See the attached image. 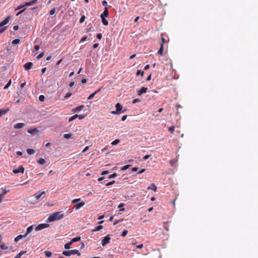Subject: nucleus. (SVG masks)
I'll list each match as a JSON object with an SVG mask.
<instances>
[{
    "label": "nucleus",
    "instance_id": "f257e3e1",
    "mask_svg": "<svg viewBox=\"0 0 258 258\" xmlns=\"http://www.w3.org/2000/svg\"><path fill=\"white\" fill-rule=\"evenodd\" d=\"M64 217V213L62 212H57L49 215L47 221L49 222H54L62 219Z\"/></svg>",
    "mask_w": 258,
    "mask_h": 258
},
{
    "label": "nucleus",
    "instance_id": "f03ea898",
    "mask_svg": "<svg viewBox=\"0 0 258 258\" xmlns=\"http://www.w3.org/2000/svg\"><path fill=\"white\" fill-rule=\"evenodd\" d=\"M77 254L78 255H80L81 253L77 249H73L68 251H63L62 252V254L67 256H70L71 255Z\"/></svg>",
    "mask_w": 258,
    "mask_h": 258
},
{
    "label": "nucleus",
    "instance_id": "7ed1b4c3",
    "mask_svg": "<svg viewBox=\"0 0 258 258\" xmlns=\"http://www.w3.org/2000/svg\"><path fill=\"white\" fill-rule=\"evenodd\" d=\"M9 21V17H7L4 21L0 23V34L2 33L6 29L7 26L5 25L8 24Z\"/></svg>",
    "mask_w": 258,
    "mask_h": 258
},
{
    "label": "nucleus",
    "instance_id": "20e7f679",
    "mask_svg": "<svg viewBox=\"0 0 258 258\" xmlns=\"http://www.w3.org/2000/svg\"><path fill=\"white\" fill-rule=\"evenodd\" d=\"M37 2V0H32L30 2L25 3L24 5H23L22 6H20L15 10L16 11L17 10H19L24 7H29V6H32L33 5L36 4Z\"/></svg>",
    "mask_w": 258,
    "mask_h": 258
},
{
    "label": "nucleus",
    "instance_id": "39448f33",
    "mask_svg": "<svg viewBox=\"0 0 258 258\" xmlns=\"http://www.w3.org/2000/svg\"><path fill=\"white\" fill-rule=\"evenodd\" d=\"M49 226V224H45V223H44V224H39L38 226H37L35 228V231H40L43 229H44V228H47Z\"/></svg>",
    "mask_w": 258,
    "mask_h": 258
},
{
    "label": "nucleus",
    "instance_id": "423d86ee",
    "mask_svg": "<svg viewBox=\"0 0 258 258\" xmlns=\"http://www.w3.org/2000/svg\"><path fill=\"white\" fill-rule=\"evenodd\" d=\"M110 235H107L104 237V238L102 240V245L103 246H105L106 244H108L110 242Z\"/></svg>",
    "mask_w": 258,
    "mask_h": 258
},
{
    "label": "nucleus",
    "instance_id": "0eeeda50",
    "mask_svg": "<svg viewBox=\"0 0 258 258\" xmlns=\"http://www.w3.org/2000/svg\"><path fill=\"white\" fill-rule=\"evenodd\" d=\"M45 194V191H39L37 192H36L34 195V196L35 197V198H36V199L37 200V201H39L40 200V198L41 197V196L44 194Z\"/></svg>",
    "mask_w": 258,
    "mask_h": 258
},
{
    "label": "nucleus",
    "instance_id": "6e6552de",
    "mask_svg": "<svg viewBox=\"0 0 258 258\" xmlns=\"http://www.w3.org/2000/svg\"><path fill=\"white\" fill-rule=\"evenodd\" d=\"M115 108L116 110L119 112V114L124 112V111H122V107L120 103H117L115 105Z\"/></svg>",
    "mask_w": 258,
    "mask_h": 258
},
{
    "label": "nucleus",
    "instance_id": "1a4fd4ad",
    "mask_svg": "<svg viewBox=\"0 0 258 258\" xmlns=\"http://www.w3.org/2000/svg\"><path fill=\"white\" fill-rule=\"evenodd\" d=\"M24 171V168L22 166H20L17 169L14 170L13 172L15 174H17L19 173H23Z\"/></svg>",
    "mask_w": 258,
    "mask_h": 258
},
{
    "label": "nucleus",
    "instance_id": "9d476101",
    "mask_svg": "<svg viewBox=\"0 0 258 258\" xmlns=\"http://www.w3.org/2000/svg\"><path fill=\"white\" fill-rule=\"evenodd\" d=\"M147 90V88L145 87H142L140 90L138 91V95L139 96H141L142 94L146 93Z\"/></svg>",
    "mask_w": 258,
    "mask_h": 258
},
{
    "label": "nucleus",
    "instance_id": "9b49d317",
    "mask_svg": "<svg viewBox=\"0 0 258 258\" xmlns=\"http://www.w3.org/2000/svg\"><path fill=\"white\" fill-rule=\"evenodd\" d=\"M84 108V105H81L75 108H73L72 111L74 112H78L82 110Z\"/></svg>",
    "mask_w": 258,
    "mask_h": 258
},
{
    "label": "nucleus",
    "instance_id": "f8f14e48",
    "mask_svg": "<svg viewBox=\"0 0 258 258\" xmlns=\"http://www.w3.org/2000/svg\"><path fill=\"white\" fill-rule=\"evenodd\" d=\"M25 126L24 123H18L14 125V127L16 129H20Z\"/></svg>",
    "mask_w": 258,
    "mask_h": 258
},
{
    "label": "nucleus",
    "instance_id": "ddd939ff",
    "mask_svg": "<svg viewBox=\"0 0 258 258\" xmlns=\"http://www.w3.org/2000/svg\"><path fill=\"white\" fill-rule=\"evenodd\" d=\"M27 236V234H25L24 235H19L18 236H17L14 239V241L15 242H18V241H19L20 240H21V239H22L23 237H25Z\"/></svg>",
    "mask_w": 258,
    "mask_h": 258
},
{
    "label": "nucleus",
    "instance_id": "4468645a",
    "mask_svg": "<svg viewBox=\"0 0 258 258\" xmlns=\"http://www.w3.org/2000/svg\"><path fill=\"white\" fill-rule=\"evenodd\" d=\"M32 65L33 63L32 62H29L25 63L24 66V67L26 70H29L31 68Z\"/></svg>",
    "mask_w": 258,
    "mask_h": 258
},
{
    "label": "nucleus",
    "instance_id": "2eb2a0df",
    "mask_svg": "<svg viewBox=\"0 0 258 258\" xmlns=\"http://www.w3.org/2000/svg\"><path fill=\"white\" fill-rule=\"evenodd\" d=\"M85 205V203L84 202H82L79 203V204H77L74 207V208H75L76 210H79L80 208H81L82 207H83Z\"/></svg>",
    "mask_w": 258,
    "mask_h": 258
},
{
    "label": "nucleus",
    "instance_id": "dca6fc26",
    "mask_svg": "<svg viewBox=\"0 0 258 258\" xmlns=\"http://www.w3.org/2000/svg\"><path fill=\"white\" fill-rule=\"evenodd\" d=\"M9 110V109L8 108L0 109V116L6 114Z\"/></svg>",
    "mask_w": 258,
    "mask_h": 258
},
{
    "label": "nucleus",
    "instance_id": "f3484780",
    "mask_svg": "<svg viewBox=\"0 0 258 258\" xmlns=\"http://www.w3.org/2000/svg\"><path fill=\"white\" fill-rule=\"evenodd\" d=\"M63 138L66 139H72L73 138V134L72 133L64 134Z\"/></svg>",
    "mask_w": 258,
    "mask_h": 258
},
{
    "label": "nucleus",
    "instance_id": "a211bd4d",
    "mask_svg": "<svg viewBox=\"0 0 258 258\" xmlns=\"http://www.w3.org/2000/svg\"><path fill=\"white\" fill-rule=\"evenodd\" d=\"M38 132V130L37 128L30 129L27 131V132L31 134H34L35 133H37Z\"/></svg>",
    "mask_w": 258,
    "mask_h": 258
},
{
    "label": "nucleus",
    "instance_id": "6ab92c4d",
    "mask_svg": "<svg viewBox=\"0 0 258 258\" xmlns=\"http://www.w3.org/2000/svg\"><path fill=\"white\" fill-rule=\"evenodd\" d=\"M103 228V226H101V225H99L97 227H95V229H94L93 230H92V232H97V231H98L99 230H100L101 229H102Z\"/></svg>",
    "mask_w": 258,
    "mask_h": 258
},
{
    "label": "nucleus",
    "instance_id": "aec40b11",
    "mask_svg": "<svg viewBox=\"0 0 258 258\" xmlns=\"http://www.w3.org/2000/svg\"><path fill=\"white\" fill-rule=\"evenodd\" d=\"M163 46L162 44H160V48L158 51V53L160 55H162L163 54Z\"/></svg>",
    "mask_w": 258,
    "mask_h": 258
},
{
    "label": "nucleus",
    "instance_id": "412c9836",
    "mask_svg": "<svg viewBox=\"0 0 258 258\" xmlns=\"http://www.w3.org/2000/svg\"><path fill=\"white\" fill-rule=\"evenodd\" d=\"M33 229V227L32 225L28 227L27 229V231L25 234H27V235L29 233H30L32 231Z\"/></svg>",
    "mask_w": 258,
    "mask_h": 258
},
{
    "label": "nucleus",
    "instance_id": "4be33fe9",
    "mask_svg": "<svg viewBox=\"0 0 258 258\" xmlns=\"http://www.w3.org/2000/svg\"><path fill=\"white\" fill-rule=\"evenodd\" d=\"M26 251H22L20 253H19L18 254H17L14 258H20L21 256L24 253H25Z\"/></svg>",
    "mask_w": 258,
    "mask_h": 258
},
{
    "label": "nucleus",
    "instance_id": "5701e85b",
    "mask_svg": "<svg viewBox=\"0 0 258 258\" xmlns=\"http://www.w3.org/2000/svg\"><path fill=\"white\" fill-rule=\"evenodd\" d=\"M37 162L41 165H43L45 163V160L43 158H41L37 160Z\"/></svg>",
    "mask_w": 258,
    "mask_h": 258
},
{
    "label": "nucleus",
    "instance_id": "b1692460",
    "mask_svg": "<svg viewBox=\"0 0 258 258\" xmlns=\"http://www.w3.org/2000/svg\"><path fill=\"white\" fill-rule=\"evenodd\" d=\"M80 239H81L80 236H78V237H75V238H73L71 240V241H72V242L73 243L74 242H76L80 241Z\"/></svg>",
    "mask_w": 258,
    "mask_h": 258
},
{
    "label": "nucleus",
    "instance_id": "393cba45",
    "mask_svg": "<svg viewBox=\"0 0 258 258\" xmlns=\"http://www.w3.org/2000/svg\"><path fill=\"white\" fill-rule=\"evenodd\" d=\"M101 18L102 23L104 25L107 26L108 24V21L105 19V17H101Z\"/></svg>",
    "mask_w": 258,
    "mask_h": 258
},
{
    "label": "nucleus",
    "instance_id": "a878e982",
    "mask_svg": "<svg viewBox=\"0 0 258 258\" xmlns=\"http://www.w3.org/2000/svg\"><path fill=\"white\" fill-rule=\"evenodd\" d=\"M148 189H153L154 191H156L157 188L155 184H152L151 186H149L148 187Z\"/></svg>",
    "mask_w": 258,
    "mask_h": 258
},
{
    "label": "nucleus",
    "instance_id": "bb28decb",
    "mask_svg": "<svg viewBox=\"0 0 258 258\" xmlns=\"http://www.w3.org/2000/svg\"><path fill=\"white\" fill-rule=\"evenodd\" d=\"M72 244V241H71L70 242L66 243L65 245H64V248L65 249H69L70 248V246H71V245Z\"/></svg>",
    "mask_w": 258,
    "mask_h": 258
},
{
    "label": "nucleus",
    "instance_id": "cd10ccee",
    "mask_svg": "<svg viewBox=\"0 0 258 258\" xmlns=\"http://www.w3.org/2000/svg\"><path fill=\"white\" fill-rule=\"evenodd\" d=\"M20 42V40L19 39H15L13 40L12 42V43L13 45H16L19 44Z\"/></svg>",
    "mask_w": 258,
    "mask_h": 258
},
{
    "label": "nucleus",
    "instance_id": "c85d7f7f",
    "mask_svg": "<svg viewBox=\"0 0 258 258\" xmlns=\"http://www.w3.org/2000/svg\"><path fill=\"white\" fill-rule=\"evenodd\" d=\"M108 14V11L107 8H105L104 11L101 14L100 16H107Z\"/></svg>",
    "mask_w": 258,
    "mask_h": 258
},
{
    "label": "nucleus",
    "instance_id": "c756f323",
    "mask_svg": "<svg viewBox=\"0 0 258 258\" xmlns=\"http://www.w3.org/2000/svg\"><path fill=\"white\" fill-rule=\"evenodd\" d=\"M77 118H78V114H75V115L72 116V117H71L69 119V122H71V121H72L73 120H74V119H75Z\"/></svg>",
    "mask_w": 258,
    "mask_h": 258
},
{
    "label": "nucleus",
    "instance_id": "7c9ffc66",
    "mask_svg": "<svg viewBox=\"0 0 258 258\" xmlns=\"http://www.w3.org/2000/svg\"><path fill=\"white\" fill-rule=\"evenodd\" d=\"M27 152L29 155H32L34 153V150L32 149H28L27 150Z\"/></svg>",
    "mask_w": 258,
    "mask_h": 258
},
{
    "label": "nucleus",
    "instance_id": "2f4dec72",
    "mask_svg": "<svg viewBox=\"0 0 258 258\" xmlns=\"http://www.w3.org/2000/svg\"><path fill=\"white\" fill-rule=\"evenodd\" d=\"M44 253L46 256L49 257L51 256L52 253L49 251H45Z\"/></svg>",
    "mask_w": 258,
    "mask_h": 258
},
{
    "label": "nucleus",
    "instance_id": "473e14b6",
    "mask_svg": "<svg viewBox=\"0 0 258 258\" xmlns=\"http://www.w3.org/2000/svg\"><path fill=\"white\" fill-rule=\"evenodd\" d=\"M11 83H12V81H11V80H10L9 81L7 84V85L4 87V89H7L10 86Z\"/></svg>",
    "mask_w": 258,
    "mask_h": 258
},
{
    "label": "nucleus",
    "instance_id": "72a5a7b5",
    "mask_svg": "<svg viewBox=\"0 0 258 258\" xmlns=\"http://www.w3.org/2000/svg\"><path fill=\"white\" fill-rule=\"evenodd\" d=\"M120 141L118 139H116L111 143L112 145H116L119 143Z\"/></svg>",
    "mask_w": 258,
    "mask_h": 258
},
{
    "label": "nucleus",
    "instance_id": "f704fd0d",
    "mask_svg": "<svg viewBox=\"0 0 258 258\" xmlns=\"http://www.w3.org/2000/svg\"><path fill=\"white\" fill-rule=\"evenodd\" d=\"M0 247H1V249H3V250L8 249V246L5 244H2L0 245Z\"/></svg>",
    "mask_w": 258,
    "mask_h": 258
},
{
    "label": "nucleus",
    "instance_id": "c9c22d12",
    "mask_svg": "<svg viewBox=\"0 0 258 258\" xmlns=\"http://www.w3.org/2000/svg\"><path fill=\"white\" fill-rule=\"evenodd\" d=\"M144 71H141V70H138L137 72V76H139V75H141L142 76H143L144 75Z\"/></svg>",
    "mask_w": 258,
    "mask_h": 258
},
{
    "label": "nucleus",
    "instance_id": "e433bc0d",
    "mask_svg": "<svg viewBox=\"0 0 258 258\" xmlns=\"http://www.w3.org/2000/svg\"><path fill=\"white\" fill-rule=\"evenodd\" d=\"M124 204H122V203H120L118 206V208H120V211H124V209H121V208H122L123 206H124Z\"/></svg>",
    "mask_w": 258,
    "mask_h": 258
},
{
    "label": "nucleus",
    "instance_id": "4c0bfd02",
    "mask_svg": "<svg viewBox=\"0 0 258 258\" xmlns=\"http://www.w3.org/2000/svg\"><path fill=\"white\" fill-rule=\"evenodd\" d=\"M127 233H128L127 230H124L122 231V233H121V236H122V237H125V236L126 235V234H127Z\"/></svg>",
    "mask_w": 258,
    "mask_h": 258
},
{
    "label": "nucleus",
    "instance_id": "58836bf2",
    "mask_svg": "<svg viewBox=\"0 0 258 258\" xmlns=\"http://www.w3.org/2000/svg\"><path fill=\"white\" fill-rule=\"evenodd\" d=\"M45 99V97L43 95H40L39 96V101L43 102Z\"/></svg>",
    "mask_w": 258,
    "mask_h": 258
},
{
    "label": "nucleus",
    "instance_id": "ea45409f",
    "mask_svg": "<svg viewBox=\"0 0 258 258\" xmlns=\"http://www.w3.org/2000/svg\"><path fill=\"white\" fill-rule=\"evenodd\" d=\"M96 95V93H94L92 94H91L88 98V100H91L93 98L94 96Z\"/></svg>",
    "mask_w": 258,
    "mask_h": 258
},
{
    "label": "nucleus",
    "instance_id": "a19ab883",
    "mask_svg": "<svg viewBox=\"0 0 258 258\" xmlns=\"http://www.w3.org/2000/svg\"><path fill=\"white\" fill-rule=\"evenodd\" d=\"M115 182L114 180H112V181H111L110 182H109L107 183L105 185H106V186H109V185H111L114 184Z\"/></svg>",
    "mask_w": 258,
    "mask_h": 258
},
{
    "label": "nucleus",
    "instance_id": "79ce46f5",
    "mask_svg": "<svg viewBox=\"0 0 258 258\" xmlns=\"http://www.w3.org/2000/svg\"><path fill=\"white\" fill-rule=\"evenodd\" d=\"M130 166V165H125L122 168H121V170H126L127 169H128L129 168V167Z\"/></svg>",
    "mask_w": 258,
    "mask_h": 258
},
{
    "label": "nucleus",
    "instance_id": "37998d69",
    "mask_svg": "<svg viewBox=\"0 0 258 258\" xmlns=\"http://www.w3.org/2000/svg\"><path fill=\"white\" fill-rule=\"evenodd\" d=\"M116 176H117L116 173H113V174L110 175L108 177V178H113L115 177Z\"/></svg>",
    "mask_w": 258,
    "mask_h": 258
},
{
    "label": "nucleus",
    "instance_id": "c03bdc74",
    "mask_svg": "<svg viewBox=\"0 0 258 258\" xmlns=\"http://www.w3.org/2000/svg\"><path fill=\"white\" fill-rule=\"evenodd\" d=\"M55 12V9L53 8L50 10L49 14L50 15H53Z\"/></svg>",
    "mask_w": 258,
    "mask_h": 258
},
{
    "label": "nucleus",
    "instance_id": "a18cd8bd",
    "mask_svg": "<svg viewBox=\"0 0 258 258\" xmlns=\"http://www.w3.org/2000/svg\"><path fill=\"white\" fill-rule=\"evenodd\" d=\"M174 126H172L169 127L168 130L169 131L171 132V133H173L174 131Z\"/></svg>",
    "mask_w": 258,
    "mask_h": 258
},
{
    "label": "nucleus",
    "instance_id": "49530a36",
    "mask_svg": "<svg viewBox=\"0 0 258 258\" xmlns=\"http://www.w3.org/2000/svg\"><path fill=\"white\" fill-rule=\"evenodd\" d=\"M43 55H44L43 52H41L39 55H38L36 57L38 59H39L41 58V57H42Z\"/></svg>",
    "mask_w": 258,
    "mask_h": 258
},
{
    "label": "nucleus",
    "instance_id": "de8ad7c7",
    "mask_svg": "<svg viewBox=\"0 0 258 258\" xmlns=\"http://www.w3.org/2000/svg\"><path fill=\"white\" fill-rule=\"evenodd\" d=\"M80 199H76L72 201V204H75L76 203L80 201Z\"/></svg>",
    "mask_w": 258,
    "mask_h": 258
},
{
    "label": "nucleus",
    "instance_id": "09e8293b",
    "mask_svg": "<svg viewBox=\"0 0 258 258\" xmlns=\"http://www.w3.org/2000/svg\"><path fill=\"white\" fill-rule=\"evenodd\" d=\"M78 117L79 118V119H82L85 117V115L82 114L78 115Z\"/></svg>",
    "mask_w": 258,
    "mask_h": 258
},
{
    "label": "nucleus",
    "instance_id": "8fccbe9b",
    "mask_svg": "<svg viewBox=\"0 0 258 258\" xmlns=\"http://www.w3.org/2000/svg\"><path fill=\"white\" fill-rule=\"evenodd\" d=\"M140 101V100L139 99H135L133 101V104H135L137 102H139Z\"/></svg>",
    "mask_w": 258,
    "mask_h": 258
},
{
    "label": "nucleus",
    "instance_id": "3c124183",
    "mask_svg": "<svg viewBox=\"0 0 258 258\" xmlns=\"http://www.w3.org/2000/svg\"><path fill=\"white\" fill-rule=\"evenodd\" d=\"M176 162V161L175 160H171L170 161V163L171 164V166H173L174 164L175 163V162Z\"/></svg>",
    "mask_w": 258,
    "mask_h": 258
},
{
    "label": "nucleus",
    "instance_id": "603ef678",
    "mask_svg": "<svg viewBox=\"0 0 258 258\" xmlns=\"http://www.w3.org/2000/svg\"><path fill=\"white\" fill-rule=\"evenodd\" d=\"M71 95H72V93H67V94L66 95V96H64V97H65L66 98H69V97L71 96Z\"/></svg>",
    "mask_w": 258,
    "mask_h": 258
},
{
    "label": "nucleus",
    "instance_id": "864d4df0",
    "mask_svg": "<svg viewBox=\"0 0 258 258\" xmlns=\"http://www.w3.org/2000/svg\"><path fill=\"white\" fill-rule=\"evenodd\" d=\"M87 39V37L86 36H84L82 38V39H81V42H84L85 41H86Z\"/></svg>",
    "mask_w": 258,
    "mask_h": 258
},
{
    "label": "nucleus",
    "instance_id": "5fc2aeb1",
    "mask_svg": "<svg viewBox=\"0 0 258 258\" xmlns=\"http://www.w3.org/2000/svg\"><path fill=\"white\" fill-rule=\"evenodd\" d=\"M75 85V83L74 82H72L70 83V87H73Z\"/></svg>",
    "mask_w": 258,
    "mask_h": 258
},
{
    "label": "nucleus",
    "instance_id": "6e6d98bb",
    "mask_svg": "<svg viewBox=\"0 0 258 258\" xmlns=\"http://www.w3.org/2000/svg\"><path fill=\"white\" fill-rule=\"evenodd\" d=\"M111 113L113 114H119V112L116 110V111H112Z\"/></svg>",
    "mask_w": 258,
    "mask_h": 258
},
{
    "label": "nucleus",
    "instance_id": "4d7b16f0",
    "mask_svg": "<svg viewBox=\"0 0 258 258\" xmlns=\"http://www.w3.org/2000/svg\"><path fill=\"white\" fill-rule=\"evenodd\" d=\"M9 191V190H6V189L4 190V192L0 194L1 195H3V197H4V196Z\"/></svg>",
    "mask_w": 258,
    "mask_h": 258
},
{
    "label": "nucleus",
    "instance_id": "13d9d810",
    "mask_svg": "<svg viewBox=\"0 0 258 258\" xmlns=\"http://www.w3.org/2000/svg\"><path fill=\"white\" fill-rule=\"evenodd\" d=\"M97 38L98 39H101V38H102V34L101 33H99L97 35Z\"/></svg>",
    "mask_w": 258,
    "mask_h": 258
},
{
    "label": "nucleus",
    "instance_id": "bf43d9fd",
    "mask_svg": "<svg viewBox=\"0 0 258 258\" xmlns=\"http://www.w3.org/2000/svg\"><path fill=\"white\" fill-rule=\"evenodd\" d=\"M136 247L139 249H141L143 248V244H139V245H137Z\"/></svg>",
    "mask_w": 258,
    "mask_h": 258
},
{
    "label": "nucleus",
    "instance_id": "052dcab7",
    "mask_svg": "<svg viewBox=\"0 0 258 258\" xmlns=\"http://www.w3.org/2000/svg\"><path fill=\"white\" fill-rule=\"evenodd\" d=\"M85 18L86 17H81V19L80 20V23H83L85 21Z\"/></svg>",
    "mask_w": 258,
    "mask_h": 258
},
{
    "label": "nucleus",
    "instance_id": "680f3d73",
    "mask_svg": "<svg viewBox=\"0 0 258 258\" xmlns=\"http://www.w3.org/2000/svg\"><path fill=\"white\" fill-rule=\"evenodd\" d=\"M39 48H40V47H39V45H35V46H34V50H35V51H37V50H39Z\"/></svg>",
    "mask_w": 258,
    "mask_h": 258
},
{
    "label": "nucleus",
    "instance_id": "e2e57ef3",
    "mask_svg": "<svg viewBox=\"0 0 258 258\" xmlns=\"http://www.w3.org/2000/svg\"><path fill=\"white\" fill-rule=\"evenodd\" d=\"M89 149V147L88 146H87L82 151V153H85V152H86Z\"/></svg>",
    "mask_w": 258,
    "mask_h": 258
},
{
    "label": "nucleus",
    "instance_id": "0e129e2a",
    "mask_svg": "<svg viewBox=\"0 0 258 258\" xmlns=\"http://www.w3.org/2000/svg\"><path fill=\"white\" fill-rule=\"evenodd\" d=\"M149 157H150V155H145V156H144L143 157V159H144V160H147V159H148Z\"/></svg>",
    "mask_w": 258,
    "mask_h": 258
},
{
    "label": "nucleus",
    "instance_id": "69168bd1",
    "mask_svg": "<svg viewBox=\"0 0 258 258\" xmlns=\"http://www.w3.org/2000/svg\"><path fill=\"white\" fill-rule=\"evenodd\" d=\"M108 173V171H103L102 173H101V175H106Z\"/></svg>",
    "mask_w": 258,
    "mask_h": 258
},
{
    "label": "nucleus",
    "instance_id": "338daca9",
    "mask_svg": "<svg viewBox=\"0 0 258 258\" xmlns=\"http://www.w3.org/2000/svg\"><path fill=\"white\" fill-rule=\"evenodd\" d=\"M150 68V66L149 64H147L145 66V67H144V70H147L148 69H149Z\"/></svg>",
    "mask_w": 258,
    "mask_h": 258
},
{
    "label": "nucleus",
    "instance_id": "774afa93",
    "mask_svg": "<svg viewBox=\"0 0 258 258\" xmlns=\"http://www.w3.org/2000/svg\"><path fill=\"white\" fill-rule=\"evenodd\" d=\"M18 28H19V27H18V26H17V25H15V26H14L13 27V29H14L15 31L17 30L18 29Z\"/></svg>",
    "mask_w": 258,
    "mask_h": 258
}]
</instances>
